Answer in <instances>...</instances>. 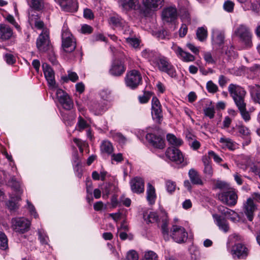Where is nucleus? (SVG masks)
Segmentation results:
<instances>
[{"mask_svg": "<svg viewBox=\"0 0 260 260\" xmlns=\"http://www.w3.org/2000/svg\"><path fill=\"white\" fill-rule=\"evenodd\" d=\"M228 91L238 108L242 119L245 122L249 121L251 119L250 114L254 111L255 109L251 107L248 110L246 109V104L245 102L246 91L240 86L234 84L229 85Z\"/></svg>", "mask_w": 260, "mask_h": 260, "instance_id": "f257e3e1", "label": "nucleus"}, {"mask_svg": "<svg viewBox=\"0 0 260 260\" xmlns=\"http://www.w3.org/2000/svg\"><path fill=\"white\" fill-rule=\"evenodd\" d=\"M234 34L239 38L246 48H249L252 47V35L250 28L244 24L240 25L235 29Z\"/></svg>", "mask_w": 260, "mask_h": 260, "instance_id": "f03ea898", "label": "nucleus"}, {"mask_svg": "<svg viewBox=\"0 0 260 260\" xmlns=\"http://www.w3.org/2000/svg\"><path fill=\"white\" fill-rule=\"evenodd\" d=\"M154 64L160 71L166 73L172 78L176 77L177 73L174 66L166 57L158 56L154 60Z\"/></svg>", "mask_w": 260, "mask_h": 260, "instance_id": "7ed1b4c3", "label": "nucleus"}, {"mask_svg": "<svg viewBox=\"0 0 260 260\" xmlns=\"http://www.w3.org/2000/svg\"><path fill=\"white\" fill-rule=\"evenodd\" d=\"M11 228L14 231L20 234L27 232L30 228V221L24 217H15L11 220Z\"/></svg>", "mask_w": 260, "mask_h": 260, "instance_id": "20e7f679", "label": "nucleus"}, {"mask_svg": "<svg viewBox=\"0 0 260 260\" xmlns=\"http://www.w3.org/2000/svg\"><path fill=\"white\" fill-rule=\"evenodd\" d=\"M37 48L41 52H46L52 48L49 36V30L43 29L39 35L36 42Z\"/></svg>", "mask_w": 260, "mask_h": 260, "instance_id": "39448f33", "label": "nucleus"}, {"mask_svg": "<svg viewBox=\"0 0 260 260\" xmlns=\"http://www.w3.org/2000/svg\"><path fill=\"white\" fill-rule=\"evenodd\" d=\"M142 76L140 73L135 70L127 73L125 78L126 85L132 89H134L141 84Z\"/></svg>", "mask_w": 260, "mask_h": 260, "instance_id": "423d86ee", "label": "nucleus"}, {"mask_svg": "<svg viewBox=\"0 0 260 260\" xmlns=\"http://www.w3.org/2000/svg\"><path fill=\"white\" fill-rule=\"evenodd\" d=\"M171 232L172 239L178 243H184L188 238V233L182 226L174 225Z\"/></svg>", "mask_w": 260, "mask_h": 260, "instance_id": "0eeeda50", "label": "nucleus"}, {"mask_svg": "<svg viewBox=\"0 0 260 260\" xmlns=\"http://www.w3.org/2000/svg\"><path fill=\"white\" fill-rule=\"evenodd\" d=\"M62 47L64 51L71 52L76 47V43L72 34L68 31H63L62 33Z\"/></svg>", "mask_w": 260, "mask_h": 260, "instance_id": "6e6552de", "label": "nucleus"}, {"mask_svg": "<svg viewBox=\"0 0 260 260\" xmlns=\"http://www.w3.org/2000/svg\"><path fill=\"white\" fill-rule=\"evenodd\" d=\"M218 199L223 204L232 207L237 204L238 196L234 190H228L218 193Z\"/></svg>", "mask_w": 260, "mask_h": 260, "instance_id": "1a4fd4ad", "label": "nucleus"}, {"mask_svg": "<svg viewBox=\"0 0 260 260\" xmlns=\"http://www.w3.org/2000/svg\"><path fill=\"white\" fill-rule=\"evenodd\" d=\"M166 155L169 159L177 164H180L184 161V157L181 151L174 146L167 148Z\"/></svg>", "mask_w": 260, "mask_h": 260, "instance_id": "9d476101", "label": "nucleus"}, {"mask_svg": "<svg viewBox=\"0 0 260 260\" xmlns=\"http://www.w3.org/2000/svg\"><path fill=\"white\" fill-rule=\"evenodd\" d=\"M42 68L49 88L51 89L56 88L57 85L55 80V73L53 69L46 63H43Z\"/></svg>", "mask_w": 260, "mask_h": 260, "instance_id": "9b49d317", "label": "nucleus"}, {"mask_svg": "<svg viewBox=\"0 0 260 260\" xmlns=\"http://www.w3.org/2000/svg\"><path fill=\"white\" fill-rule=\"evenodd\" d=\"M151 114L153 119L160 123L162 119L161 106L158 99L154 96L151 101Z\"/></svg>", "mask_w": 260, "mask_h": 260, "instance_id": "f8f14e48", "label": "nucleus"}, {"mask_svg": "<svg viewBox=\"0 0 260 260\" xmlns=\"http://www.w3.org/2000/svg\"><path fill=\"white\" fill-rule=\"evenodd\" d=\"M239 136L243 140L242 147L249 145L251 142V131L248 127L244 125H238L236 126Z\"/></svg>", "mask_w": 260, "mask_h": 260, "instance_id": "ddd939ff", "label": "nucleus"}, {"mask_svg": "<svg viewBox=\"0 0 260 260\" xmlns=\"http://www.w3.org/2000/svg\"><path fill=\"white\" fill-rule=\"evenodd\" d=\"M146 139L154 148L162 149L165 147V141L160 136L149 133L146 135Z\"/></svg>", "mask_w": 260, "mask_h": 260, "instance_id": "4468645a", "label": "nucleus"}, {"mask_svg": "<svg viewBox=\"0 0 260 260\" xmlns=\"http://www.w3.org/2000/svg\"><path fill=\"white\" fill-rule=\"evenodd\" d=\"M164 2V0H142V4L144 7V14L147 15L151 11H155L158 7L161 8Z\"/></svg>", "mask_w": 260, "mask_h": 260, "instance_id": "2eb2a0df", "label": "nucleus"}, {"mask_svg": "<svg viewBox=\"0 0 260 260\" xmlns=\"http://www.w3.org/2000/svg\"><path fill=\"white\" fill-rule=\"evenodd\" d=\"M116 58V55H114ZM126 68L123 62L119 59L115 58L113 60L109 72L114 76H120L125 72Z\"/></svg>", "mask_w": 260, "mask_h": 260, "instance_id": "dca6fc26", "label": "nucleus"}, {"mask_svg": "<svg viewBox=\"0 0 260 260\" xmlns=\"http://www.w3.org/2000/svg\"><path fill=\"white\" fill-rule=\"evenodd\" d=\"M231 253L234 257L245 258L248 254V249L242 243H236L232 247Z\"/></svg>", "mask_w": 260, "mask_h": 260, "instance_id": "f3484780", "label": "nucleus"}, {"mask_svg": "<svg viewBox=\"0 0 260 260\" xmlns=\"http://www.w3.org/2000/svg\"><path fill=\"white\" fill-rule=\"evenodd\" d=\"M178 17L177 9L175 7H169L164 9L161 13V17L164 22L172 23Z\"/></svg>", "mask_w": 260, "mask_h": 260, "instance_id": "a211bd4d", "label": "nucleus"}, {"mask_svg": "<svg viewBox=\"0 0 260 260\" xmlns=\"http://www.w3.org/2000/svg\"><path fill=\"white\" fill-rule=\"evenodd\" d=\"M256 210V206L254 203L253 200L250 198L247 199L246 202L244 204L243 211L249 221H252L253 214Z\"/></svg>", "mask_w": 260, "mask_h": 260, "instance_id": "6ab92c4d", "label": "nucleus"}, {"mask_svg": "<svg viewBox=\"0 0 260 260\" xmlns=\"http://www.w3.org/2000/svg\"><path fill=\"white\" fill-rule=\"evenodd\" d=\"M131 188L132 191L136 193H141L144 191V181L139 177H136L130 181Z\"/></svg>", "mask_w": 260, "mask_h": 260, "instance_id": "aec40b11", "label": "nucleus"}, {"mask_svg": "<svg viewBox=\"0 0 260 260\" xmlns=\"http://www.w3.org/2000/svg\"><path fill=\"white\" fill-rule=\"evenodd\" d=\"M213 217L215 221L216 224L218 226L219 230L224 233L229 232L230 230L229 224L224 217H222L216 214H213Z\"/></svg>", "mask_w": 260, "mask_h": 260, "instance_id": "412c9836", "label": "nucleus"}, {"mask_svg": "<svg viewBox=\"0 0 260 260\" xmlns=\"http://www.w3.org/2000/svg\"><path fill=\"white\" fill-rule=\"evenodd\" d=\"M204 165L203 173L206 177L211 178L213 175V169L211 165V158L207 155H204L202 158Z\"/></svg>", "mask_w": 260, "mask_h": 260, "instance_id": "4be33fe9", "label": "nucleus"}, {"mask_svg": "<svg viewBox=\"0 0 260 260\" xmlns=\"http://www.w3.org/2000/svg\"><path fill=\"white\" fill-rule=\"evenodd\" d=\"M12 29L8 25L0 24V39L6 41L10 39L13 36Z\"/></svg>", "mask_w": 260, "mask_h": 260, "instance_id": "5701e85b", "label": "nucleus"}, {"mask_svg": "<svg viewBox=\"0 0 260 260\" xmlns=\"http://www.w3.org/2000/svg\"><path fill=\"white\" fill-rule=\"evenodd\" d=\"M174 50L177 55L183 61H193L195 59V57L193 55L188 52L183 51L180 47H177L176 48H175Z\"/></svg>", "mask_w": 260, "mask_h": 260, "instance_id": "b1692460", "label": "nucleus"}, {"mask_svg": "<svg viewBox=\"0 0 260 260\" xmlns=\"http://www.w3.org/2000/svg\"><path fill=\"white\" fill-rule=\"evenodd\" d=\"M221 146L223 149H228L230 150L234 151L236 149V143L230 138L225 136L221 137L219 140Z\"/></svg>", "mask_w": 260, "mask_h": 260, "instance_id": "393cba45", "label": "nucleus"}, {"mask_svg": "<svg viewBox=\"0 0 260 260\" xmlns=\"http://www.w3.org/2000/svg\"><path fill=\"white\" fill-rule=\"evenodd\" d=\"M248 89L253 101L260 105V86L257 84L250 85Z\"/></svg>", "mask_w": 260, "mask_h": 260, "instance_id": "a878e982", "label": "nucleus"}, {"mask_svg": "<svg viewBox=\"0 0 260 260\" xmlns=\"http://www.w3.org/2000/svg\"><path fill=\"white\" fill-rule=\"evenodd\" d=\"M29 23L32 25L34 24L35 27L39 29H46L44 28V23L40 20L39 15L36 14H31L29 16Z\"/></svg>", "mask_w": 260, "mask_h": 260, "instance_id": "bb28decb", "label": "nucleus"}, {"mask_svg": "<svg viewBox=\"0 0 260 260\" xmlns=\"http://www.w3.org/2000/svg\"><path fill=\"white\" fill-rule=\"evenodd\" d=\"M146 193L147 200L149 204L151 205L154 204L156 198L155 189L150 183L147 184Z\"/></svg>", "mask_w": 260, "mask_h": 260, "instance_id": "cd10ccee", "label": "nucleus"}, {"mask_svg": "<svg viewBox=\"0 0 260 260\" xmlns=\"http://www.w3.org/2000/svg\"><path fill=\"white\" fill-rule=\"evenodd\" d=\"M189 179L191 183L196 185H203V182L198 172L193 169L189 170L188 172Z\"/></svg>", "mask_w": 260, "mask_h": 260, "instance_id": "c85d7f7f", "label": "nucleus"}, {"mask_svg": "<svg viewBox=\"0 0 260 260\" xmlns=\"http://www.w3.org/2000/svg\"><path fill=\"white\" fill-rule=\"evenodd\" d=\"M224 35L221 31H215L213 32L212 41L214 44L220 46L224 43Z\"/></svg>", "mask_w": 260, "mask_h": 260, "instance_id": "c756f323", "label": "nucleus"}, {"mask_svg": "<svg viewBox=\"0 0 260 260\" xmlns=\"http://www.w3.org/2000/svg\"><path fill=\"white\" fill-rule=\"evenodd\" d=\"M100 150L102 153L110 155L113 152V147L110 142L108 141H103L100 146Z\"/></svg>", "mask_w": 260, "mask_h": 260, "instance_id": "7c9ffc66", "label": "nucleus"}, {"mask_svg": "<svg viewBox=\"0 0 260 260\" xmlns=\"http://www.w3.org/2000/svg\"><path fill=\"white\" fill-rule=\"evenodd\" d=\"M29 7L38 11L42 10L44 6V0H27Z\"/></svg>", "mask_w": 260, "mask_h": 260, "instance_id": "2f4dec72", "label": "nucleus"}, {"mask_svg": "<svg viewBox=\"0 0 260 260\" xmlns=\"http://www.w3.org/2000/svg\"><path fill=\"white\" fill-rule=\"evenodd\" d=\"M67 1L66 3V9H62V10L66 12H74L77 11L78 8V3L76 0H72L71 2Z\"/></svg>", "mask_w": 260, "mask_h": 260, "instance_id": "473e14b6", "label": "nucleus"}, {"mask_svg": "<svg viewBox=\"0 0 260 260\" xmlns=\"http://www.w3.org/2000/svg\"><path fill=\"white\" fill-rule=\"evenodd\" d=\"M137 3V0H121V5L126 10L135 9Z\"/></svg>", "mask_w": 260, "mask_h": 260, "instance_id": "72a5a7b5", "label": "nucleus"}, {"mask_svg": "<svg viewBox=\"0 0 260 260\" xmlns=\"http://www.w3.org/2000/svg\"><path fill=\"white\" fill-rule=\"evenodd\" d=\"M142 55L144 58L148 59L149 61H152L154 63V60L158 55L149 49H145L142 52Z\"/></svg>", "mask_w": 260, "mask_h": 260, "instance_id": "f704fd0d", "label": "nucleus"}, {"mask_svg": "<svg viewBox=\"0 0 260 260\" xmlns=\"http://www.w3.org/2000/svg\"><path fill=\"white\" fill-rule=\"evenodd\" d=\"M167 139L169 143L174 146H179L183 143V141L181 139L177 138L173 134L167 135Z\"/></svg>", "mask_w": 260, "mask_h": 260, "instance_id": "c9c22d12", "label": "nucleus"}, {"mask_svg": "<svg viewBox=\"0 0 260 260\" xmlns=\"http://www.w3.org/2000/svg\"><path fill=\"white\" fill-rule=\"evenodd\" d=\"M59 102L62 107L67 110H70L73 107V102L70 96H66L65 99Z\"/></svg>", "mask_w": 260, "mask_h": 260, "instance_id": "e433bc0d", "label": "nucleus"}, {"mask_svg": "<svg viewBox=\"0 0 260 260\" xmlns=\"http://www.w3.org/2000/svg\"><path fill=\"white\" fill-rule=\"evenodd\" d=\"M196 35L199 41H204L207 38V31L203 27H199L197 30Z\"/></svg>", "mask_w": 260, "mask_h": 260, "instance_id": "4c0bfd02", "label": "nucleus"}, {"mask_svg": "<svg viewBox=\"0 0 260 260\" xmlns=\"http://www.w3.org/2000/svg\"><path fill=\"white\" fill-rule=\"evenodd\" d=\"M225 216L234 222L239 221L240 220L239 214L231 209H230L228 212L226 213V215H225Z\"/></svg>", "mask_w": 260, "mask_h": 260, "instance_id": "58836bf2", "label": "nucleus"}, {"mask_svg": "<svg viewBox=\"0 0 260 260\" xmlns=\"http://www.w3.org/2000/svg\"><path fill=\"white\" fill-rule=\"evenodd\" d=\"M8 248V238L4 233L0 232V249L6 250Z\"/></svg>", "mask_w": 260, "mask_h": 260, "instance_id": "ea45409f", "label": "nucleus"}, {"mask_svg": "<svg viewBox=\"0 0 260 260\" xmlns=\"http://www.w3.org/2000/svg\"><path fill=\"white\" fill-rule=\"evenodd\" d=\"M206 88L208 91L211 93H214L218 90L217 85L214 83L211 80L207 82L206 84Z\"/></svg>", "mask_w": 260, "mask_h": 260, "instance_id": "a19ab883", "label": "nucleus"}, {"mask_svg": "<svg viewBox=\"0 0 260 260\" xmlns=\"http://www.w3.org/2000/svg\"><path fill=\"white\" fill-rule=\"evenodd\" d=\"M203 58L208 64H215L216 63V60L210 52H204Z\"/></svg>", "mask_w": 260, "mask_h": 260, "instance_id": "79ce46f5", "label": "nucleus"}, {"mask_svg": "<svg viewBox=\"0 0 260 260\" xmlns=\"http://www.w3.org/2000/svg\"><path fill=\"white\" fill-rule=\"evenodd\" d=\"M163 223L161 225L162 233L164 235V237L166 240L169 239V229L168 228V223L166 219H164L162 221Z\"/></svg>", "mask_w": 260, "mask_h": 260, "instance_id": "37998d69", "label": "nucleus"}, {"mask_svg": "<svg viewBox=\"0 0 260 260\" xmlns=\"http://www.w3.org/2000/svg\"><path fill=\"white\" fill-rule=\"evenodd\" d=\"M166 187L168 192L172 193L175 191L176 184L175 182L169 180L166 181Z\"/></svg>", "mask_w": 260, "mask_h": 260, "instance_id": "c03bdc74", "label": "nucleus"}, {"mask_svg": "<svg viewBox=\"0 0 260 260\" xmlns=\"http://www.w3.org/2000/svg\"><path fill=\"white\" fill-rule=\"evenodd\" d=\"M204 113L205 116L209 117L210 119L213 118L215 113L214 107L212 106L205 108L204 109Z\"/></svg>", "mask_w": 260, "mask_h": 260, "instance_id": "a18cd8bd", "label": "nucleus"}, {"mask_svg": "<svg viewBox=\"0 0 260 260\" xmlns=\"http://www.w3.org/2000/svg\"><path fill=\"white\" fill-rule=\"evenodd\" d=\"M77 125L80 131L89 127V124L81 116L78 117Z\"/></svg>", "mask_w": 260, "mask_h": 260, "instance_id": "49530a36", "label": "nucleus"}, {"mask_svg": "<svg viewBox=\"0 0 260 260\" xmlns=\"http://www.w3.org/2000/svg\"><path fill=\"white\" fill-rule=\"evenodd\" d=\"M144 218L145 220L149 222H157L158 220V216L157 214L154 212H150L147 218L145 217V216H144Z\"/></svg>", "mask_w": 260, "mask_h": 260, "instance_id": "de8ad7c7", "label": "nucleus"}, {"mask_svg": "<svg viewBox=\"0 0 260 260\" xmlns=\"http://www.w3.org/2000/svg\"><path fill=\"white\" fill-rule=\"evenodd\" d=\"M101 98L105 101H110L111 100V91L108 89H103L100 93Z\"/></svg>", "mask_w": 260, "mask_h": 260, "instance_id": "09e8293b", "label": "nucleus"}, {"mask_svg": "<svg viewBox=\"0 0 260 260\" xmlns=\"http://www.w3.org/2000/svg\"><path fill=\"white\" fill-rule=\"evenodd\" d=\"M235 4L231 1H226L223 4L224 9L228 12H232L233 11Z\"/></svg>", "mask_w": 260, "mask_h": 260, "instance_id": "8fccbe9b", "label": "nucleus"}, {"mask_svg": "<svg viewBox=\"0 0 260 260\" xmlns=\"http://www.w3.org/2000/svg\"><path fill=\"white\" fill-rule=\"evenodd\" d=\"M151 93L150 92H145L142 96H139V100L141 104H145L148 102L149 100Z\"/></svg>", "mask_w": 260, "mask_h": 260, "instance_id": "3c124183", "label": "nucleus"}, {"mask_svg": "<svg viewBox=\"0 0 260 260\" xmlns=\"http://www.w3.org/2000/svg\"><path fill=\"white\" fill-rule=\"evenodd\" d=\"M6 19L9 22L13 25L19 31H21L20 26L16 22L14 17L12 15H8L7 16Z\"/></svg>", "mask_w": 260, "mask_h": 260, "instance_id": "603ef678", "label": "nucleus"}, {"mask_svg": "<svg viewBox=\"0 0 260 260\" xmlns=\"http://www.w3.org/2000/svg\"><path fill=\"white\" fill-rule=\"evenodd\" d=\"M208 156L210 158L211 157L213 158L214 160L217 162L219 163L222 161V159L217 154H216L213 151H209L208 152Z\"/></svg>", "mask_w": 260, "mask_h": 260, "instance_id": "864d4df0", "label": "nucleus"}, {"mask_svg": "<svg viewBox=\"0 0 260 260\" xmlns=\"http://www.w3.org/2000/svg\"><path fill=\"white\" fill-rule=\"evenodd\" d=\"M145 258L147 260H157L158 256L154 252L149 251L145 254Z\"/></svg>", "mask_w": 260, "mask_h": 260, "instance_id": "5fc2aeb1", "label": "nucleus"}, {"mask_svg": "<svg viewBox=\"0 0 260 260\" xmlns=\"http://www.w3.org/2000/svg\"><path fill=\"white\" fill-rule=\"evenodd\" d=\"M58 101L65 99L66 96H70L68 94L61 89H57L56 93Z\"/></svg>", "mask_w": 260, "mask_h": 260, "instance_id": "6e6d98bb", "label": "nucleus"}, {"mask_svg": "<svg viewBox=\"0 0 260 260\" xmlns=\"http://www.w3.org/2000/svg\"><path fill=\"white\" fill-rule=\"evenodd\" d=\"M138 254L135 250H131L127 254L126 259L127 260H138Z\"/></svg>", "mask_w": 260, "mask_h": 260, "instance_id": "4d7b16f0", "label": "nucleus"}, {"mask_svg": "<svg viewBox=\"0 0 260 260\" xmlns=\"http://www.w3.org/2000/svg\"><path fill=\"white\" fill-rule=\"evenodd\" d=\"M126 42L134 48H137L139 46V41L137 38H127Z\"/></svg>", "mask_w": 260, "mask_h": 260, "instance_id": "13d9d810", "label": "nucleus"}, {"mask_svg": "<svg viewBox=\"0 0 260 260\" xmlns=\"http://www.w3.org/2000/svg\"><path fill=\"white\" fill-rule=\"evenodd\" d=\"M92 109L94 110L95 114H100L104 111V107L100 106L98 103H94L92 106Z\"/></svg>", "mask_w": 260, "mask_h": 260, "instance_id": "bf43d9fd", "label": "nucleus"}, {"mask_svg": "<svg viewBox=\"0 0 260 260\" xmlns=\"http://www.w3.org/2000/svg\"><path fill=\"white\" fill-rule=\"evenodd\" d=\"M5 59L7 63L9 64H13L16 60L13 55L7 53L5 55Z\"/></svg>", "mask_w": 260, "mask_h": 260, "instance_id": "052dcab7", "label": "nucleus"}, {"mask_svg": "<svg viewBox=\"0 0 260 260\" xmlns=\"http://www.w3.org/2000/svg\"><path fill=\"white\" fill-rule=\"evenodd\" d=\"M114 138L121 144H124L126 141V138L120 133L116 134Z\"/></svg>", "mask_w": 260, "mask_h": 260, "instance_id": "680f3d73", "label": "nucleus"}, {"mask_svg": "<svg viewBox=\"0 0 260 260\" xmlns=\"http://www.w3.org/2000/svg\"><path fill=\"white\" fill-rule=\"evenodd\" d=\"M27 204L30 214L33 215L35 218H37L38 217V215L36 211L35 207L28 201H27Z\"/></svg>", "mask_w": 260, "mask_h": 260, "instance_id": "e2e57ef3", "label": "nucleus"}, {"mask_svg": "<svg viewBox=\"0 0 260 260\" xmlns=\"http://www.w3.org/2000/svg\"><path fill=\"white\" fill-rule=\"evenodd\" d=\"M110 22L115 26H119L122 24L121 20L116 17H111L110 19Z\"/></svg>", "mask_w": 260, "mask_h": 260, "instance_id": "0e129e2a", "label": "nucleus"}, {"mask_svg": "<svg viewBox=\"0 0 260 260\" xmlns=\"http://www.w3.org/2000/svg\"><path fill=\"white\" fill-rule=\"evenodd\" d=\"M188 30L187 26L186 24H182L179 30V36L181 38L184 37L187 34Z\"/></svg>", "mask_w": 260, "mask_h": 260, "instance_id": "69168bd1", "label": "nucleus"}, {"mask_svg": "<svg viewBox=\"0 0 260 260\" xmlns=\"http://www.w3.org/2000/svg\"><path fill=\"white\" fill-rule=\"evenodd\" d=\"M7 205L10 210H15L18 208L17 203L14 202L12 199L8 202Z\"/></svg>", "mask_w": 260, "mask_h": 260, "instance_id": "338daca9", "label": "nucleus"}, {"mask_svg": "<svg viewBox=\"0 0 260 260\" xmlns=\"http://www.w3.org/2000/svg\"><path fill=\"white\" fill-rule=\"evenodd\" d=\"M68 77L71 81L75 82L78 80V76L75 72L68 71Z\"/></svg>", "mask_w": 260, "mask_h": 260, "instance_id": "774afa93", "label": "nucleus"}]
</instances>
